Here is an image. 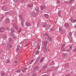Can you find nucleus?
I'll list each match as a JSON object with an SVG mask.
<instances>
[{"label": "nucleus", "instance_id": "obj_1", "mask_svg": "<svg viewBox=\"0 0 76 76\" xmlns=\"http://www.w3.org/2000/svg\"><path fill=\"white\" fill-rule=\"evenodd\" d=\"M35 9L37 12V13H35L34 11H33L31 13V15L32 16H33V17H35V16H37V13H39V8L38 7H35Z\"/></svg>", "mask_w": 76, "mask_h": 76}, {"label": "nucleus", "instance_id": "obj_2", "mask_svg": "<svg viewBox=\"0 0 76 76\" xmlns=\"http://www.w3.org/2000/svg\"><path fill=\"white\" fill-rule=\"evenodd\" d=\"M38 70V66H36L34 67L33 71L34 72H36V71H37Z\"/></svg>", "mask_w": 76, "mask_h": 76}, {"label": "nucleus", "instance_id": "obj_3", "mask_svg": "<svg viewBox=\"0 0 76 76\" xmlns=\"http://www.w3.org/2000/svg\"><path fill=\"white\" fill-rule=\"evenodd\" d=\"M48 43V41H45L44 42V46L43 47L44 49H45L47 47V45Z\"/></svg>", "mask_w": 76, "mask_h": 76}, {"label": "nucleus", "instance_id": "obj_4", "mask_svg": "<svg viewBox=\"0 0 76 76\" xmlns=\"http://www.w3.org/2000/svg\"><path fill=\"white\" fill-rule=\"evenodd\" d=\"M59 31L61 34H64V31L62 30L61 27H60L59 28Z\"/></svg>", "mask_w": 76, "mask_h": 76}, {"label": "nucleus", "instance_id": "obj_5", "mask_svg": "<svg viewBox=\"0 0 76 76\" xmlns=\"http://www.w3.org/2000/svg\"><path fill=\"white\" fill-rule=\"evenodd\" d=\"M13 28H14V29H15L17 30L18 29V27L15 23L13 24Z\"/></svg>", "mask_w": 76, "mask_h": 76}, {"label": "nucleus", "instance_id": "obj_6", "mask_svg": "<svg viewBox=\"0 0 76 76\" xmlns=\"http://www.w3.org/2000/svg\"><path fill=\"white\" fill-rule=\"evenodd\" d=\"M44 16L46 19H48L49 17V15L47 14H44Z\"/></svg>", "mask_w": 76, "mask_h": 76}, {"label": "nucleus", "instance_id": "obj_7", "mask_svg": "<svg viewBox=\"0 0 76 76\" xmlns=\"http://www.w3.org/2000/svg\"><path fill=\"white\" fill-rule=\"evenodd\" d=\"M6 6L4 5L3 6V7H2V10H5L6 11Z\"/></svg>", "mask_w": 76, "mask_h": 76}, {"label": "nucleus", "instance_id": "obj_8", "mask_svg": "<svg viewBox=\"0 0 76 76\" xmlns=\"http://www.w3.org/2000/svg\"><path fill=\"white\" fill-rule=\"evenodd\" d=\"M60 13H61V11H59L58 13V15L59 17H60V18H61V16Z\"/></svg>", "mask_w": 76, "mask_h": 76}, {"label": "nucleus", "instance_id": "obj_9", "mask_svg": "<svg viewBox=\"0 0 76 76\" xmlns=\"http://www.w3.org/2000/svg\"><path fill=\"white\" fill-rule=\"evenodd\" d=\"M41 7L42 10L44 9H45L46 8V7L45 5H41Z\"/></svg>", "mask_w": 76, "mask_h": 76}, {"label": "nucleus", "instance_id": "obj_10", "mask_svg": "<svg viewBox=\"0 0 76 76\" xmlns=\"http://www.w3.org/2000/svg\"><path fill=\"white\" fill-rule=\"evenodd\" d=\"M5 23H10V20H9V19H6V20L5 21Z\"/></svg>", "mask_w": 76, "mask_h": 76}, {"label": "nucleus", "instance_id": "obj_11", "mask_svg": "<svg viewBox=\"0 0 76 76\" xmlns=\"http://www.w3.org/2000/svg\"><path fill=\"white\" fill-rule=\"evenodd\" d=\"M26 26H31V24L28 22H26Z\"/></svg>", "mask_w": 76, "mask_h": 76}, {"label": "nucleus", "instance_id": "obj_12", "mask_svg": "<svg viewBox=\"0 0 76 76\" xmlns=\"http://www.w3.org/2000/svg\"><path fill=\"white\" fill-rule=\"evenodd\" d=\"M72 33H73V32H72L71 31H70L69 33V38H71L72 37Z\"/></svg>", "mask_w": 76, "mask_h": 76}, {"label": "nucleus", "instance_id": "obj_13", "mask_svg": "<svg viewBox=\"0 0 76 76\" xmlns=\"http://www.w3.org/2000/svg\"><path fill=\"white\" fill-rule=\"evenodd\" d=\"M46 25H47V23H45L42 24V27L43 28H44V27H45Z\"/></svg>", "mask_w": 76, "mask_h": 76}, {"label": "nucleus", "instance_id": "obj_14", "mask_svg": "<svg viewBox=\"0 0 76 76\" xmlns=\"http://www.w3.org/2000/svg\"><path fill=\"white\" fill-rule=\"evenodd\" d=\"M6 38H7V36L6 35H4L2 37V38L4 40H5V39H6Z\"/></svg>", "mask_w": 76, "mask_h": 76}, {"label": "nucleus", "instance_id": "obj_15", "mask_svg": "<svg viewBox=\"0 0 76 76\" xmlns=\"http://www.w3.org/2000/svg\"><path fill=\"white\" fill-rule=\"evenodd\" d=\"M6 49L7 50H10L9 45H8L7 46H6Z\"/></svg>", "mask_w": 76, "mask_h": 76}, {"label": "nucleus", "instance_id": "obj_16", "mask_svg": "<svg viewBox=\"0 0 76 76\" xmlns=\"http://www.w3.org/2000/svg\"><path fill=\"white\" fill-rule=\"evenodd\" d=\"M10 59H8L6 61V63H10Z\"/></svg>", "mask_w": 76, "mask_h": 76}, {"label": "nucleus", "instance_id": "obj_17", "mask_svg": "<svg viewBox=\"0 0 76 76\" xmlns=\"http://www.w3.org/2000/svg\"><path fill=\"white\" fill-rule=\"evenodd\" d=\"M48 40H49V41H51V40H52V38L49 37H48Z\"/></svg>", "mask_w": 76, "mask_h": 76}, {"label": "nucleus", "instance_id": "obj_18", "mask_svg": "<svg viewBox=\"0 0 76 76\" xmlns=\"http://www.w3.org/2000/svg\"><path fill=\"white\" fill-rule=\"evenodd\" d=\"M37 46V43L35 42L34 43L33 45V47H36Z\"/></svg>", "mask_w": 76, "mask_h": 76}, {"label": "nucleus", "instance_id": "obj_19", "mask_svg": "<svg viewBox=\"0 0 76 76\" xmlns=\"http://www.w3.org/2000/svg\"><path fill=\"white\" fill-rule=\"evenodd\" d=\"M33 5H31V4H28V5H27V7H32Z\"/></svg>", "mask_w": 76, "mask_h": 76}, {"label": "nucleus", "instance_id": "obj_20", "mask_svg": "<svg viewBox=\"0 0 76 76\" xmlns=\"http://www.w3.org/2000/svg\"><path fill=\"white\" fill-rule=\"evenodd\" d=\"M43 60H44V58L42 57V58L40 60V63H42V61H43Z\"/></svg>", "mask_w": 76, "mask_h": 76}, {"label": "nucleus", "instance_id": "obj_21", "mask_svg": "<svg viewBox=\"0 0 76 76\" xmlns=\"http://www.w3.org/2000/svg\"><path fill=\"white\" fill-rule=\"evenodd\" d=\"M65 25L66 26V27H69V24L68 23H65Z\"/></svg>", "mask_w": 76, "mask_h": 76}, {"label": "nucleus", "instance_id": "obj_22", "mask_svg": "<svg viewBox=\"0 0 76 76\" xmlns=\"http://www.w3.org/2000/svg\"><path fill=\"white\" fill-rule=\"evenodd\" d=\"M62 55V57H66L67 56H66V54L65 53H63Z\"/></svg>", "mask_w": 76, "mask_h": 76}, {"label": "nucleus", "instance_id": "obj_23", "mask_svg": "<svg viewBox=\"0 0 76 76\" xmlns=\"http://www.w3.org/2000/svg\"><path fill=\"white\" fill-rule=\"evenodd\" d=\"M44 36L45 37V36H46V37H47L48 38V37H49L48 36V33H46L45 34Z\"/></svg>", "mask_w": 76, "mask_h": 76}, {"label": "nucleus", "instance_id": "obj_24", "mask_svg": "<svg viewBox=\"0 0 76 76\" xmlns=\"http://www.w3.org/2000/svg\"><path fill=\"white\" fill-rule=\"evenodd\" d=\"M9 39L10 41L11 42H12V41H13L12 39L10 37L9 38Z\"/></svg>", "mask_w": 76, "mask_h": 76}, {"label": "nucleus", "instance_id": "obj_25", "mask_svg": "<svg viewBox=\"0 0 76 76\" xmlns=\"http://www.w3.org/2000/svg\"><path fill=\"white\" fill-rule=\"evenodd\" d=\"M11 32H12V33H14L15 32V30L13 29H11Z\"/></svg>", "mask_w": 76, "mask_h": 76}, {"label": "nucleus", "instance_id": "obj_26", "mask_svg": "<svg viewBox=\"0 0 76 76\" xmlns=\"http://www.w3.org/2000/svg\"><path fill=\"white\" fill-rule=\"evenodd\" d=\"M74 9H75V8L73 7H72L70 8V9L71 10H73Z\"/></svg>", "mask_w": 76, "mask_h": 76}, {"label": "nucleus", "instance_id": "obj_27", "mask_svg": "<svg viewBox=\"0 0 76 76\" xmlns=\"http://www.w3.org/2000/svg\"><path fill=\"white\" fill-rule=\"evenodd\" d=\"M10 35L11 37H12L13 34V33L12 32H11L10 33Z\"/></svg>", "mask_w": 76, "mask_h": 76}, {"label": "nucleus", "instance_id": "obj_28", "mask_svg": "<svg viewBox=\"0 0 76 76\" xmlns=\"http://www.w3.org/2000/svg\"><path fill=\"white\" fill-rule=\"evenodd\" d=\"M20 19L21 21H23V22H25V20H24V19H22V18H20Z\"/></svg>", "mask_w": 76, "mask_h": 76}, {"label": "nucleus", "instance_id": "obj_29", "mask_svg": "<svg viewBox=\"0 0 76 76\" xmlns=\"http://www.w3.org/2000/svg\"><path fill=\"white\" fill-rule=\"evenodd\" d=\"M3 29V30H5V28H4V27H1V28H0V29Z\"/></svg>", "mask_w": 76, "mask_h": 76}, {"label": "nucleus", "instance_id": "obj_30", "mask_svg": "<svg viewBox=\"0 0 76 76\" xmlns=\"http://www.w3.org/2000/svg\"><path fill=\"white\" fill-rule=\"evenodd\" d=\"M47 67V65H45L43 66V68H44V69H45Z\"/></svg>", "mask_w": 76, "mask_h": 76}, {"label": "nucleus", "instance_id": "obj_31", "mask_svg": "<svg viewBox=\"0 0 76 76\" xmlns=\"http://www.w3.org/2000/svg\"><path fill=\"white\" fill-rule=\"evenodd\" d=\"M21 25L22 27H23V22L22 21L21 22Z\"/></svg>", "mask_w": 76, "mask_h": 76}, {"label": "nucleus", "instance_id": "obj_32", "mask_svg": "<svg viewBox=\"0 0 76 76\" xmlns=\"http://www.w3.org/2000/svg\"><path fill=\"white\" fill-rule=\"evenodd\" d=\"M35 61L34 59L31 60V62L30 63V64H31V63H32V62H33V61Z\"/></svg>", "mask_w": 76, "mask_h": 76}, {"label": "nucleus", "instance_id": "obj_33", "mask_svg": "<svg viewBox=\"0 0 76 76\" xmlns=\"http://www.w3.org/2000/svg\"><path fill=\"white\" fill-rule=\"evenodd\" d=\"M20 72V69H18L17 71V73H19Z\"/></svg>", "mask_w": 76, "mask_h": 76}, {"label": "nucleus", "instance_id": "obj_34", "mask_svg": "<svg viewBox=\"0 0 76 76\" xmlns=\"http://www.w3.org/2000/svg\"><path fill=\"white\" fill-rule=\"evenodd\" d=\"M1 75L2 76H5V75H4V72L2 73Z\"/></svg>", "mask_w": 76, "mask_h": 76}, {"label": "nucleus", "instance_id": "obj_35", "mask_svg": "<svg viewBox=\"0 0 76 76\" xmlns=\"http://www.w3.org/2000/svg\"><path fill=\"white\" fill-rule=\"evenodd\" d=\"M73 0H71L69 1L70 3H73Z\"/></svg>", "mask_w": 76, "mask_h": 76}, {"label": "nucleus", "instance_id": "obj_36", "mask_svg": "<svg viewBox=\"0 0 76 76\" xmlns=\"http://www.w3.org/2000/svg\"><path fill=\"white\" fill-rule=\"evenodd\" d=\"M64 46H65V44H63L62 45V47L61 48V49H62V48L63 47H64Z\"/></svg>", "mask_w": 76, "mask_h": 76}, {"label": "nucleus", "instance_id": "obj_37", "mask_svg": "<svg viewBox=\"0 0 76 76\" xmlns=\"http://www.w3.org/2000/svg\"><path fill=\"white\" fill-rule=\"evenodd\" d=\"M39 21H38V23L37 24V25L38 27V26H39Z\"/></svg>", "mask_w": 76, "mask_h": 76}, {"label": "nucleus", "instance_id": "obj_38", "mask_svg": "<svg viewBox=\"0 0 76 76\" xmlns=\"http://www.w3.org/2000/svg\"><path fill=\"white\" fill-rule=\"evenodd\" d=\"M9 47H10V48H12V45H9Z\"/></svg>", "mask_w": 76, "mask_h": 76}, {"label": "nucleus", "instance_id": "obj_39", "mask_svg": "<svg viewBox=\"0 0 76 76\" xmlns=\"http://www.w3.org/2000/svg\"><path fill=\"white\" fill-rule=\"evenodd\" d=\"M72 46H70L69 47V49L72 50Z\"/></svg>", "mask_w": 76, "mask_h": 76}, {"label": "nucleus", "instance_id": "obj_40", "mask_svg": "<svg viewBox=\"0 0 76 76\" xmlns=\"http://www.w3.org/2000/svg\"><path fill=\"white\" fill-rule=\"evenodd\" d=\"M60 2L59 0H58L57 2V4H59V3H60Z\"/></svg>", "mask_w": 76, "mask_h": 76}, {"label": "nucleus", "instance_id": "obj_41", "mask_svg": "<svg viewBox=\"0 0 76 76\" xmlns=\"http://www.w3.org/2000/svg\"><path fill=\"white\" fill-rule=\"evenodd\" d=\"M6 29L7 31H10V29H9L8 28H6Z\"/></svg>", "mask_w": 76, "mask_h": 76}, {"label": "nucleus", "instance_id": "obj_42", "mask_svg": "<svg viewBox=\"0 0 76 76\" xmlns=\"http://www.w3.org/2000/svg\"><path fill=\"white\" fill-rule=\"evenodd\" d=\"M27 69V68H25L23 69V71H25V70H26Z\"/></svg>", "mask_w": 76, "mask_h": 76}, {"label": "nucleus", "instance_id": "obj_43", "mask_svg": "<svg viewBox=\"0 0 76 76\" xmlns=\"http://www.w3.org/2000/svg\"><path fill=\"white\" fill-rule=\"evenodd\" d=\"M15 2H17L18 1H19V0H13Z\"/></svg>", "mask_w": 76, "mask_h": 76}, {"label": "nucleus", "instance_id": "obj_44", "mask_svg": "<svg viewBox=\"0 0 76 76\" xmlns=\"http://www.w3.org/2000/svg\"><path fill=\"white\" fill-rule=\"evenodd\" d=\"M19 45L20 46V47H22V44H20Z\"/></svg>", "mask_w": 76, "mask_h": 76}, {"label": "nucleus", "instance_id": "obj_45", "mask_svg": "<svg viewBox=\"0 0 76 76\" xmlns=\"http://www.w3.org/2000/svg\"><path fill=\"white\" fill-rule=\"evenodd\" d=\"M21 31H22V29H20L18 31V32H19V33H20V32H21Z\"/></svg>", "mask_w": 76, "mask_h": 76}, {"label": "nucleus", "instance_id": "obj_46", "mask_svg": "<svg viewBox=\"0 0 76 76\" xmlns=\"http://www.w3.org/2000/svg\"><path fill=\"white\" fill-rule=\"evenodd\" d=\"M20 19L21 18H22V16L20 15H19V16Z\"/></svg>", "mask_w": 76, "mask_h": 76}, {"label": "nucleus", "instance_id": "obj_47", "mask_svg": "<svg viewBox=\"0 0 76 76\" xmlns=\"http://www.w3.org/2000/svg\"><path fill=\"white\" fill-rule=\"evenodd\" d=\"M72 20H73V19H72V18H71L70 20V22H72Z\"/></svg>", "mask_w": 76, "mask_h": 76}, {"label": "nucleus", "instance_id": "obj_48", "mask_svg": "<svg viewBox=\"0 0 76 76\" xmlns=\"http://www.w3.org/2000/svg\"><path fill=\"white\" fill-rule=\"evenodd\" d=\"M13 38L15 39V40H17V39L16 38L14 37H13Z\"/></svg>", "mask_w": 76, "mask_h": 76}, {"label": "nucleus", "instance_id": "obj_49", "mask_svg": "<svg viewBox=\"0 0 76 76\" xmlns=\"http://www.w3.org/2000/svg\"><path fill=\"white\" fill-rule=\"evenodd\" d=\"M50 30H51L52 31H54V29L51 28Z\"/></svg>", "mask_w": 76, "mask_h": 76}, {"label": "nucleus", "instance_id": "obj_50", "mask_svg": "<svg viewBox=\"0 0 76 76\" xmlns=\"http://www.w3.org/2000/svg\"><path fill=\"white\" fill-rule=\"evenodd\" d=\"M4 18V16H2L1 18V19H3V18Z\"/></svg>", "mask_w": 76, "mask_h": 76}, {"label": "nucleus", "instance_id": "obj_51", "mask_svg": "<svg viewBox=\"0 0 76 76\" xmlns=\"http://www.w3.org/2000/svg\"><path fill=\"white\" fill-rule=\"evenodd\" d=\"M32 76H37V75H35V74H34L32 75Z\"/></svg>", "mask_w": 76, "mask_h": 76}, {"label": "nucleus", "instance_id": "obj_52", "mask_svg": "<svg viewBox=\"0 0 76 76\" xmlns=\"http://www.w3.org/2000/svg\"><path fill=\"white\" fill-rule=\"evenodd\" d=\"M76 22V20H75H75H73V23H75V22Z\"/></svg>", "mask_w": 76, "mask_h": 76}, {"label": "nucleus", "instance_id": "obj_53", "mask_svg": "<svg viewBox=\"0 0 76 76\" xmlns=\"http://www.w3.org/2000/svg\"><path fill=\"white\" fill-rule=\"evenodd\" d=\"M17 47H18V48H19V47H20V46H19V45H18Z\"/></svg>", "mask_w": 76, "mask_h": 76}, {"label": "nucleus", "instance_id": "obj_54", "mask_svg": "<svg viewBox=\"0 0 76 76\" xmlns=\"http://www.w3.org/2000/svg\"><path fill=\"white\" fill-rule=\"evenodd\" d=\"M17 59H18V58H19V56H17Z\"/></svg>", "mask_w": 76, "mask_h": 76}, {"label": "nucleus", "instance_id": "obj_55", "mask_svg": "<svg viewBox=\"0 0 76 76\" xmlns=\"http://www.w3.org/2000/svg\"><path fill=\"white\" fill-rule=\"evenodd\" d=\"M74 28H76V25H75L74 27Z\"/></svg>", "mask_w": 76, "mask_h": 76}, {"label": "nucleus", "instance_id": "obj_56", "mask_svg": "<svg viewBox=\"0 0 76 76\" xmlns=\"http://www.w3.org/2000/svg\"><path fill=\"white\" fill-rule=\"evenodd\" d=\"M15 63H17V61H15Z\"/></svg>", "mask_w": 76, "mask_h": 76}, {"label": "nucleus", "instance_id": "obj_57", "mask_svg": "<svg viewBox=\"0 0 76 76\" xmlns=\"http://www.w3.org/2000/svg\"><path fill=\"white\" fill-rule=\"evenodd\" d=\"M69 75H70V74H68L66 75V76H69Z\"/></svg>", "mask_w": 76, "mask_h": 76}, {"label": "nucleus", "instance_id": "obj_58", "mask_svg": "<svg viewBox=\"0 0 76 76\" xmlns=\"http://www.w3.org/2000/svg\"><path fill=\"white\" fill-rule=\"evenodd\" d=\"M2 45H5V43H4L3 42L2 43Z\"/></svg>", "mask_w": 76, "mask_h": 76}, {"label": "nucleus", "instance_id": "obj_59", "mask_svg": "<svg viewBox=\"0 0 76 76\" xmlns=\"http://www.w3.org/2000/svg\"><path fill=\"white\" fill-rule=\"evenodd\" d=\"M28 44H27L26 46H25V47H27V46H28Z\"/></svg>", "mask_w": 76, "mask_h": 76}, {"label": "nucleus", "instance_id": "obj_60", "mask_svg": "<svg viewBox=\"0 0 76 76\" xmlns=\"http://www.w3.org/2000/svg\"><path fill=\"white\" fill-rule=\"evenodd\" d=\"M37 54H39V52H37Z\"/></svg>", "mask_w": 76, "mask_h": 76}, {"label": "nucleus", "instance_id": "obj_61", "mask_svg": "<svg viewBox=\"0 0 76 76\" xmlns=\"http://www.w3.org/2000/svg\"><path fill=\"white\" fill-rule=\"evenodd\" d=\"M39 47H40L39 46L38 48V49H39Z\"/></svg>", "mask_w": 76, "mask_h": 76}, {"label": "nucleus", "instance_id": "obj_62", "mask_svg": "<svg viewBox=\"0 0 76 76\" xmlns=\"http://www.w3.org/2000/svg\"><path fill=\"white\" fill-rule=\"evenodd\" d=\"M66 50L67 51H69V49Z\"/></svg>", "mask_w": 76, "mask_h": 76}, {"label": "nucleus", "instance_id": "obj_63", "mask_svg": "<svg viewBox=\"0 0 76 76\" xmlns=\"http://www.w3.org/2000/svg\"><path fill=\"white\" fill-rule=\"evenodd\" d=\"M21 71L22 72H23V71H23V70H22Z\"/></svg>", "mask_w": 76, "mask_h": 76}, {"label": "nucleus", "instance_id": "obj_64", "mask_svg": "<svg viewBox=\"0 0 76 76\" xmlns=\"http://www.w3.org/2000/svg\"><path fill=\"white\" fill-rule=\"evenodd\" d=\"M17 50H19V49H18V48L17 49Z\"/></svg>", "mask_w": 76, "mask_h": 76}]
</instances>
